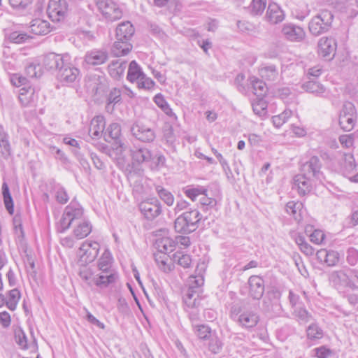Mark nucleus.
<instances>
[{"label": "nucleus", "instance_id": "obj_27", "mask_svg": "<svg viewBox=\"0 0 358 358\" xmlns=\"http://www.w3.org/2000/svg\"><path fill=\"white\" fill-rule=\"evenodd\" d=\"M106 127L105 119L101 115L94 117L90 122L89 134L94 139H98L103 135Z\"/></svg>", "mask_w": 358, "mask_h": 358}, {"label": "nucleus", "instance_id": "obj_23", "mask_svg": "<svg viewBox=\"0 0 358 358\" xmlns=\"http://www.w3.org/2000/svg\"><path fill=\"white\" fill-rule=\"evenodd\" d=\"M113 263V257L111 253L108 250H106L101 258L99 260L98 267L99 269L101 271L100 275H108L112 273H115L116 275L115 282L117 280L119 276L116 271L111 269Z\"/></svg>", "mask_w": 358, "mask_h": 358}, {"label": "nucleus", "instance_id": "obj_3", "mask_svg": "<svg viewBox=\"0 0 358 358\" xmlns=\"http://www.w3.org/2000/svg\"><path fill=\"white\" fill-rule=\"evenodd\" d=\"M83 217V208L76 201L73 200L66 208L57 225V231L64 233L71 225Z\"/></svg>", "mask_w": 358, "mask_h": 358}, {"label": "nucleus", "instance_id": "obj_18", "mask_svg": "<svg viewBox=\"0 0 358 358\" xmlns=\"http://www.w3.org/2000/svg\"><path fill=\"white\" fill-rule=\"evenodd\" d=\"M318 54L327 60L331 59L336 53V41L331 37H322L318 41Z\"/></svg>", "mask_w": 358, "mask_h": 358}, {"label": "nucleus", "instance_id": "obj_56", "mask_svg": "<svg viewBox=\"0 0 358 358\" xmlns=\"http://www.w3.org/2000/svg\"><path fill=\"white\" fill-rule=\"evenodd\" d=\"M30 38L25 33H20L18 31H13L8 34V39L14 43H23Z\"/></svg>", "mask_w": 358, "mask_h": 358}, {"label": "nucleus", "instance_id": "obj_28", "mask_svg": "<svg viewBox=\"0 0 358 358\" xmlns=\"http://www.w3.org/2000/svg\"><path fill=\"white\" fill-rule=\"evenodd\" d=\"M135 33V29L129 21L121 22L116 28V39L130 42Z\"/></svg>", "mask_w": 358, "mask_h": 358}, {"label": "nucleus", "instance_id": "obj_12", "mask_svg": "<svg viewBox=\"0 0 358 358\" xmlns=\"http://www.w3.org/2000/svg\"><path fill=\"white\" fill-rule=\"evenodd\" d=\"M207 191L205 187H197L187 188L184 193L193 201H196L200 196L199 200L202 206H206L207 208H213L216 205L217 201L215 199L208 196Z\"/></svg>", "mask_w": 358, "mask_h": 358}, {"label": "nucleus", "instance_id": "obj_32", "mask_svg": "<svg viewBox=\"0 0 358 358\" xmlns=\"http://www.w3.org/2000/svg\"><path fill=\"white\" fill-rule=\"evenodd\" d=\"M127 68V62L122 59L113 61L108 66L109 74L115 80L122 78Z\"/></svg>", "mask_w": 358, "mask_h": 358}, {"label": "nucleus", "instance_id": "obj_20", "mask_svg": "<svg viewBox=\"0 0 358 358\" xmlns=\"http://www.w3.org/2000/svg\"><path fill=\"white\" fill-rule=\"evenodd\" d=\"M249 295L253 299L259 300L265 289L264 279L259 275H251L248 279Z\"/></svg>", "mask_w": 358, "mask_h": 358}, {"label": "nucleus", "instance_id": "obj_22", "mask_svg": "<svg viewBox=\"0 0 358 358\" xmlns=\"http://www.w3.org/2000/svg\"><path fill=\"white\" fill-rule=\"evenodd\" d=\"M282 33L290 41H301L306 36L303 28L293 24H284Z\"/></svg>", "mask_w": 358, "mask_h": 358}, {"label": "nucleus", "instance_id": "obj_17", "mask_svg": "<svg viewBox=\"0 0 358 358\" xmlns=\"http://www.w3.org/2000/svg\"><path fill=\"white\" fill-rule=\"evenodd\" d=\"M321 167L322 164L320 159L316 156H313L302 165L301 171L303 174L308 177L315 178L321 181L324 178L323 174L320 171Z\"/></svg>", "mask_w": 358, "mask_h": 358}, {"label": "nucleus", "instance_id": "obj_13", "mask_svg": "<svg viewBox=\"0 0 358 358\" xmlns=\"http://www.w3.org/2000/svg\"><path fill=\"white\" fill-rule=\"evenodd\" d=\"M329 279L331 284L337 289L343 287H349L353 290L358 289V286L350 280L347 268L331 272Z\"/></svg>", "mask_w": 358, "mask_h": 358}, {"label": "nucleus", "instance_id": "obj_10", "mask_svg": "<svg viewBox=\"0 0 358 358\" xmlns=\"http://www.w3.org/2000/svg\"><path fill=\"white\" fill-rule=\"evenodd\" d=\"M280 296V292L277 289L268 292L263 299L262 309L273 316L280 315L282 313Z\"/></svg>", "mask_w": 358, "mask_h": 358}, {"label": "nucleus", "instance_id": "obj_24", "mask_svg": "<svg viewBox=\"0 0 358 358\" xmlns=\"http://www.w3.org/2000/svg\"><path fill=\"white\" fill-rule=\"evenodd\" d=\"M259 321V315L253 311H245L237 317V324L245 329L254 328Z\"/></svg>", "mask_w": 358, "mask_h": 358}, {"label": "nucleus", "instance_id": "obj_21", "mask_svg": "<svg viewBox=\"0 0 358 358\" xmlns=\"http://www.w3.org/2000/svg\"><path fill=\"white\" fill-rule=\"evenodd\" d=\"M68 56L50 52L46 55L43 61L44 68L48 71L59 70L60 67L64 65V62Z\"/></svg>", "mask_w": 358, "mask_h": 358}, {"label": "nucleus", "instance_id": "obj_46", "mask_svg": "<svg viewBox=\"0 0 358 358\" xmlns=\"http://www.w3.org/2000/svg\"><path fill=\"white\" fill-rule=\"evenodd\" d=\"M302 87L306 92L315 94L317 96H320L325 92L324 87L315 80L304 83Z\"/></svg>", "mask_w": 358, "mask_h": 358}, {"label": "nucleus", "instance_id": "obj_39", "mask_svg": "<svg viewBox=\"0 0 358 358\" xmlns=\"http://www.w3.org/2000/svg\"><path fill=\"white\" fill-rule=\"evenodd\" d=\"M155 260L159 267L164 272H169L172 269L171 261L169 257L164 253H155Z\"/></svg>", "mask_w": 358, "mask_h": 358}, {"label": "nucleus", "instance_id": "obj_61", "mask_svg": "<svg viewBox=\"0 0 358 358\" xmlns=\"http://www.w3.org/2000/svg\"><path fill=\"white\" fill-rule=\"evenodd\" d=\"M41 67L38 64H30L26 67V73L30 78H37L41 76L38 74V71H40Z\"/></svg>", "mask_w": 358, "mask_h": 358}, {"label": "nucleus", "instance_id": "obj_44", "mask_svg": "<svg viewBox=\"0 0 358 358\" xmlns=\"http://www.w3.org/2000/svg\"><path fill=\"white\" fill-rule=\"evenodd\" d=\"M302 208V203L294 201H289L285 206L287 213L292 215L297 221H300L301 219Z\"/></svg>", "mask_w": 358, "mask_h": 358}, {"label": "nucleus", "instance_id": "obj_33", "mask_svg": "<svg viewBox=\"0 0 358 358\" xmlns=\"http://www.w3.org/2000/svg\"><path fill=\"white\" fill-rule=\"evenodd\" d=\"M29 27L31 32L36 35H46L50 31V23L39 18L33 20Z\"/></svg>", "mask_w": 358, "mask_h": 358}, {"label": "nucleus", "instance_id": "obj_35", "mask_svg": "<svg viewBox=\"0 0 358 358\" xmlns=\"http://www.w3.org/2000/svg\"><path fill=\"white\" fill-rule=\"evenodd\" d=\"M176 242L169 237L158 238L155 242V247L158 250L157 253H164L174 250Z\"/></svg>", "mask_w": 358, "mask_h": 358}, {"label": "nucleus", "instance_id": "obj_25", "mask_svg": "<svg viewBox=\"0 0 358 358\" xmlns=\"http://www.w3.org/2000/svg\"><path fill=\"white\" fill-rule=\"evenodd\" d=\"M152 156L151 151L145 147L135 148L131 150V157L133 161L131 164L136 166H141V164L150 162Z\"/></svg>", "mask_w": 358, "mask_h": 358}, {"label": "nucleus", "instance_id": "obj_11", "mask_svg": "<svg viewBox=\"0 0 358 358\" xmlns=\"http://www.w3.org/2000/svg\"><path fill=\"white\" fill-rule=\"evenodd\" d=\"M98 9L108 21L119 20L122 16V10L111 0H98Z\"/></svg>", "mask_w": 358, "mask_h": 358}, {"label": "nucleus", "instance_id": "obj_62", "mask_svg": "<svg viewBox=\"0 0 358 358\" xmlns=\"http://www.w3.org/2000/svg\"><path fill=\"white\" fill-rule=\"evenodd\" d=\"M121 100V92L117 88H113L111 90L108 96V101L109 103L115 104L120 102Z\"/></svg>", "mask_w": 358, "mask_h": 358}, {"label": "nucleus", "instance_id": "obj_54", "mask_svg": "<svg viewBox=\"0 0 358 358\" xmlns=\"http://www.w3.org/2000/svg\"><path fill=\"white\" fill-rule=\"evenodd\" d=\"M252 105L254 113L259 116H263L266 113L267 103L263 98L257 97V100Z\"/></svg>", "mask_w": 358, "mask_h": 358}, {"label": "nucleus", "instance_id": "obj_8", "mask_svg": "<svg viewBox=\"0 0 358 358\" xmlns=\"http://www.w3.org/2000/svg\"><path fill=\"white\" fill-rule=\"evenodd\" d=\"M357 121L356 109L352 103L345 104L339 115V125L345 131L353 129Z\"/></svg>", "mask_w": 358, "mask_h": 358}, {"label": "nucleus", "instance_id": "obj_9", "mask_svg": "<svg viewBox=\"0 0 358 358\" xmlns=\"http://www.w3.org/2000/svg\"><path fill=\"white\" fill-rule=\"evenodd\" d=\"M139 210L148 220H153L162 213V206L157 198L143 200L139 203Z\"/></svg>", "mask_w": 358, "mask_h": 358}, {"label": "nucleus", "instance_id": "obj_15", "mask_svg": "<svg viewBox=\"0 0 358 358\" xmlns=\"http://www.w3.org/2000/svg\"><path fill=\"white\" fill-rule=\"evenodd\" d=\"M100 245L95 241H85L79 249L80 261L83 264H88L92 262L99 254Z\"/></svg>", "mask_w": 358, "mask_h": 358}, {"label": "nucleus", "instance_id": "obj_41", "mask_svg": "<svg viewBox=\"0 0 358 358\" xmlns=\"http://www.w3.org/2000/svg\"><path fill=\"white\" fill-rule=\"evenodd\" d=\"M259 74L262 78L267 80L273 81L278 76V72L276 66L273 64H268L262 66L259 70Z\"/></svg>", "mask_w": 358, "mask_h": 358}, {"label": "nucleus", "instance_id": "obj_53", "mask_svg": "<svg viewBox=\"0 0 358 358\" xmlns=\"http://www.w3.org/2000/svg\"><path fill=\"white\" fill-rule=\"evenodd\" d=\"M155 103L169 116H172L173 113L169 105L161 94H157L154 97Z\"/></svg>", "mask_w": 358, "mask_h": 358}, {"label": "nucleus", "instance_id": "obj_31", "mask_svg": "<svg viewBox=\"0 0 358 358\" xmlns=\"http://www.w3.org/2000/svg\"><path fill=\"white\" fill-rule=\"evenodd\" d=\"M266 17L271 24H278L284 20L285 15L277 3H271L267 8Z\"/></svg>", "mask_w": 358, "mask_h": 358}, {"label": "nucleus", "instance_id": "obj_26", "mask_svg": "<svg viewBox=\"0 0 358 358\" xmlns=\"http://www.w3.org/2000/svg\"><path fill=\"white\" fill-rule=\"evenodd\" d=\"M196 287L190 286L183 297L184 302L187 307L194 308L199 303V293L195 288H199L203 284V279L194 280Z\"/></svg>", "mask_w": 358, "mask_h": 358}, {"label": "nucleus", "instance_id": "obj_6", "mask_svg": "<svg viewBox=\"0 0 358 358\" xmlns=\"http://www.w3.org/2000/svg\"><path fill=\"white\" fill-rule=\"evenodd\" d=\"M126 173L133 191L141 194L143 192L144 170L141 166H136L134 164H129L126 167Z\"/></svg>", "mask_w": 358, "mask_h": 358}, {"label": "nucleus", "instance_id": "obj_45", "mask_svg": "<svg viewBox=\"0 0 358 358\" xmlns=\"http://www.w3.org/2000/svg\"><path fill=\"white\" fill-rule=\"evenodd\" d=\"M1 189L5 207L9 214L13 215L14 212L13 201L10 193L8 185L6 182H3Z\"/></svg>", "mask_w": 358, "mask_h": 358}, {"label": "nucleus", "instance_id": "obj_64", "mask_svg": "<svg viewBox=\"0 0 358 358\" xmlns=\"http://www.w3.org/2000/svg\"><path fill=\"white\" fill-rule=\"evenodd\" d=\"M314 350L318 358H329L331 355V350L325 346L317 348Z\"/></svg>", "mask_w": 358, "mask_h": 358}, {"label": "nucleus", "instance_id": "obj_50", "mask_svg": "<svg viewBox=\"0 0 358 358\" xmlns=\"http://www.w3.org/2000/svg\"><path fill=\"white\" fill-rule=\"evenodd\" d=\"M20 298V293L17 289H13L8 292V299H6L5 304L10 310H15Z\"/></svg>", "mask_w": 358, "mask_h": 358}, {"label": "nucleus", "instance_id": "obj_29", "mask_svg": "<svg viewBox=\"0 0 358 358\" xmlns=\"http://www.w3.org/2000/svg\"><path fill=\"white\" fill-rule=\"evenodd\" d=\"M310 177L304 174L297 175L294 178L293 189H296L300 195H305L311 190Z\"/></svg>", "mask_w": 358, "mask_h": 358}, {"label": "nucleus", "instance_id": "obj_51", "mask_svg": "<svg viewBox=\"0 0 358 358\" xmlns=\"http://www.w3.org/2000/svg\"><path fill=\"white\" fill-rule=\"evenodd\" d=\"M266 6V0H252L250 6V13L253 16L261 15Z\"/></svg>", "mask_w": 358, "mask_h": 358}, {"label": "nucleus", "instance_id": "obj_48", "mask_svg": "<svg viewBox=\"0 0 358 358\" xmlns=\"http://www.w3.org/2000/svg\"><path fill=\"white\" fill-rule=\"evenodd\" d=\"M155 191L159 197L169 206L173 204L174 196L171 192L165 189L161 185L155 186Z\"/></svg>", "mask_w": 358, "mask_h": 358}, {"label": "nucleus", "instance_id": "obj_30", "mask_svg": "<svg viewBox=\"0 0 358 358\" xmlns=\"http://www.w3.org/2000/svg\"><path fill=\"white\" fill-rule=\"evenodd\" d=\"M316 256L318 261L325 263L329 266H335L339 259V255L336 251L326 249L318 250Z\"/></svg>", "mask_w": 358, "mask_h": 358}, {"label": "nucleus", "instance_id": "obj_57", "mask_svg": "<svg viewBox=\"0 0 358 358\" xmlns=\"http://www.w3.org/2000/svg\"><path fill=\"white\" fill-rule=\"evenodd\" d=\"M0 149L1 155L7 159L11 155V148L8 136L0 139Z\"/></svg>", "mask_w": 358, "mask_h": 358}, {"label": "nucleus", "instance_id": "obj_2", "mask_svg": "<svg viewBox=\"0 0 358 358\" xmlns=\"http://www.w3.org/2000/svg\"><path fill=\"white\" fill-rule=\"evenodd\" d=\"M334 14L328 10H321L308 22L310 33L315 36L327 33L332 27Z\"/></svg>", "mask_w": 358, "mask_h": 358}, {"label": "nucleus", "instance_id": "obj_40", "mask_svg": "<svg viewBox=\"0 0 358 358\" xmlns=\"http://www.w3.org/2000/svg\"><path fill=\"white\" fill-rule=\"evenodd\" d=\"M250 83L253 90V93L257 97L264 98L267 93V87L266 83L255 77L250 78Z\"/></svg>", "mask_w": 358, "mask_h": 358}, {"label": "nucleus", "instance_id": "obj_16", "mask_svg": "<svg viewBox=\"0 0 358 358\" xmlns=\"http://www.w3.org/2000/svg\"><path fill=\"white\" fill-rule=\"evenodd\" d=\"M80 70L73 65L68 62V59L64 62L58 71L57 77L61 83L64 84H70L76 80L79 77Z\"/></svg>", "mask_w": 358, "mask_h": 358}, {"label": "nucleus", "instance_id": "obj_5", "mask_svg": "<svg viewBox=\"0 0 358 358\" xmlns=\"http://www.w3.org/2000/svg\"><path fill=\"white\" fill-rule=\"evenodd\" d=\"M127 79L131 83H136L140 89L151 90L155 84L151 78L146 76L135 60L131 61L129 65Z\"/></svg>", "mask_w": 358, "mask_h": 358}, {"label": "nucleus", "instance_id": "obj_55", "mask_svg": "<svg viewBox=\"0 0 358 358\" xmlns=\"http://www.w3.org/2000/svg\"><path fill=\"white\" fill-rule=\"evenodd\" d=\"M195 328V334L200 338L206 340L210 338L211 329L210 328L204 324H194Z\"/></svg>", "mask_w": 358, "mask_h": 358}, {"label": "nucleus", "instance_id": "obj_38", "mask_svg": "<svg viewBox=\"0 0 358 358\" xmlns=\"http://www.w3.org/2000/svg\"><path fill=\"white\" fill-rule=\"evenodd\" d=\"M132 49L130 42L117 40L112 48V52L115 57H121L127 55Z\"/></svg>", "mask_w": 358, "mask_h": 358}, {"label": "nucleus", "instance_id": "obj_52", "mask_svg": "<svg viewBox=\"0 0 358 358\" xmlns=\"http://www.w3.org/2000/svg\"><path fill=\"white\" fill-rule=\"evenodd\" d=\"M292 111L291 110H285L282 113L278 115H275L272 117L273 125L279 128L283 124H285L288 119L292 116Z\"/></svg>", "mask_w": 358, "mask_h": 358}, {"label": "nucleus", "instance_id": "obj_36", "mask_svg": "<svg viewBox=\"0 0 358 358\" xmlns=\"http://www.w3.org/2000/svg\"><path fill=\"white\" fill-rule=\"evenodd\" d=\"M33 0H9V3L16 13L24 15L31 10Z\"/></svg>", "mask_w": 358, "mask_h": 358}, {"label": "nucleus", "instance_id": "obj_47", "mask_svg": "<svg viewBox=\"0 0 358 358\" xmlns=\"http://www.w3.org/2000/svg\"><path fill=\"white\" fill-rule=\"evenodd\" d=\"M307 338L309 340H319L324 336V331L318 324L313 322L306 329Z\"/></svg>", "mask_w": 358, "mask_h": 358}, {"label": "nucleus", "instance_id": "obj_14", "mask_svg": "<svg viewBox=\"0 0 358 358\" xmlns=\"http://www.w3.org/2000/svg\"><path fill=\"white\" fill-rule=\"evenodd\" d=\"M68 11L66 0H50L47 13L53 22H59L64 19Z\"/></svg>", "mask_w": 358, "mask_h": 358}, {"label": "nucleus", "instance_id": "obj_43", "mask_svg": "<svg viewBox=\"0 0 358 358\" xmlns=\"http://www.w3.org/2000/svg\"><path fill=\"white\" fill-rule=\"evenodd\" d=\"M121 135V127L120 124L114 122L110 124L104 132V139L110 142V140H117Z\"/></svg>", "mask_w": 358, "mask_h": 358}, {"label": "nucleus", "instance_id": "obj_49", "mask_svg": "<svg viewBox=\"0 0 358 358\" xmlns=\"http://www.w3.org/2000/svg\"><path fill=\"white\" fill-rule=\"evenodd\" d=\"M172 260L174 263L182 266L189 268L192 264V259L189 255L184 254L182 252H176L173 254Z\"/></svg>", "mask_w": 358, "mask_h": 358}, {"label": "nucleus", "instance_id": "obj_4", "mask_svg": "<svg viewBox=\"0 0 358 358\" xmlns=\"http://www.w3.org/2000/svg\"><path fill=\"white\" fill-rule=\"evenodd\" d=\"M79 275L88 287H92L94 285L100 289L106 288L115 283L116 278L115 273L108 275H94L92 270L86 266L80 268Z\"/></svg>", "mask_w": 358, "mask_h": 358}, {"label": "nucleus", "instance_id": "obj_7", "mask_svg": "<svg viewBox=\"0 0 358 358\" xmlns=\"http://www.w3.org/2000/svg\"><path fill=\"white\" fill-rule=\"evenodd\" d=\"M130 131L136 139L143 143H152L156 138L155 131L140 120L133 123Z\"/></svg>", "mask_w": 358, "mask_h": 358}, {"label": "nucleus", "instance_id": "obj_59", "mask_svg": "<svg viewBox=\"0 0 358 358\" xmlns=\"http://www.w3.org/2000/svg\"><path fill=\"white\" fill-rule=\"evenodd\" d=\"M222 348V343L221 341L217 337H211L208 343V349L213 354H217L220 352Z\"/></svg>", "mask_w": 358, "mask_h": 358}, {"label": "nucleus", "instance_id": "obj_19", "mask_svg": "<svg viewBox=\"0 0 358 358\" xmlns=\"http://www.w3.org/2000/svg\"><path fill=\"white\" fill-rule=\"evenodd\" d=\"M109 58L108 52L105 49H93L87 51L84 61L91 66H98L106 63Z\"/></svg>", "mask_w": 358, "mask_h": 358}, {"label": "nucleus", "instance_id": "obj_63", "mask_svg": "<svg viewBox=\"0 0 358 358\" xmlns=\"http://www.w3.org/2000/svg\"><path fill=\"white\" fill-rule=\"evenodd\" d=\"M56 199L62 204L66 203L69 201V196L64 187H59L56 191Z\"/></svg>", "mask_w": 358, "mask_h": 358}, {"label": "nucleus", "instance_id": "obj_34", "mask_svg": "<svg viewBox=\"0 0 358 358\" xmlns=\"http://www.w3.org/2000/svg\"><path fill=\"white\" fill-rule=\"evenodd\" d=\"M75 224L73 234L76 238L83 239L91 233L92 227L89 221L83 219Z\"/></svg>", "mask_w": 358, "mask_h": 358}, {"label": "nucleus", "instance_id": "obj_42", "mask_svg": "<svg viewBox=\"0 0 358 358\" xmlns=\"http://www.w3.org/2000/svg\"><path fill=\"white\" fill-rule=\"evenodd\" d=\"M293 315L300 324H306L313 320L312 314L301 306L294 309Z\"/></svg>", "mask_w": 358, "mask_h": 358}, {"label": "nucleus", "instance_id": "obj_37", "mask_svg": "<svg viewBox=\"0 0 358 358\" xmlns=\"http://www.w3.org/2000/svg\"><path fill=\"white\" fill-rule=\"evenodd\" d=\"M19 100L23 106H28L36 101L35 90L34 87H23L19 94Z\"/></svg>", "mask_w": 358, "mask_h": 358}, {"label": "nucleus", "instance_id": "obj_1", "mask_svg": "<svg viewBox=\"0 0 358 358\" xmlns=\"http://www.w3.org/2000/svg\"><path fill=\"white\" fill-rule=\"evenodd\" d=\"M202 215L196 209L186 211L178 216L174 222V228L180 234H190L198 227Z\"/></svg>", "mask_w": 358, "mask_h": 358}, {"label": "nucleus", "instance_id": "obj_58", "mask_svg": "<svg viewBox=\"0 0 358 358\" xmlns=\"http://www.w3.org/2000/svg\"><path fill=\"white\" fill-rule=\"evenodd\" d=\"M346 261L351 266L356 265L358 263V250L349 248L346 252Z\"/></svg>", "mask_w": 358, "mask_h": 358}, {"label": "nucleus", "instance_id": "obj_60", "mask_svg": "<svg viewBox=\"0 0 358 358\" xmlns=\"http://www.w3.org/2000/svg\"><path fill=\"white\" fill-rule=\"evenodd\" d=\"M15 341L22 349L27 350L28 348L27 338L23 331L15 334Z\"/></svg>", "mask_w": 358, "mask_h": 358}]
</instances>
